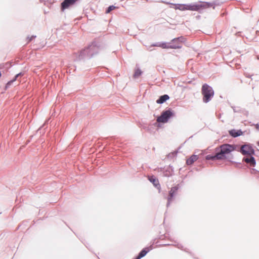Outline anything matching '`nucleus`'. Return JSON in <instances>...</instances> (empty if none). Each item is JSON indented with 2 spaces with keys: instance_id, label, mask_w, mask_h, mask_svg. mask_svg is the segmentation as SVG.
Listing matches in <instances>:
<instances>
[{
  "instance_id": "f257e3e1",
  "label": "nucleus",
  "mask_w": 259,
  "mask_h": 259,
  "mask_svg": "<svg viewBox=\"0 0 259 259\" xmlns=\"http://www.w3.org/2000/svg\"><path fill=\"white\" fill-rule=\"evenodd\" d=\"M235 149V146L229 144H224L220 146V152L216 154L217 159H223L226 158L228 154Z\"/></svg>"
},
{
  "instance_id": "f03ea898",
  "label": "nucleus",
  "mask_w": 259,
  "mask_h": 259,
  "mask_svg": "<svg viewBox=\"0 0 259 259\" xmlns=\"http://www.w3.org/2000/svg\"><path fill=\"white\" fill-rule=\"evenodd\" d=\"M183 41H184V38L180 37L173 39L172 43H162L160 44L159 46L162 48H180L181 47V46L180 45L179 42H182Z\"/></svg>"
},
{
  "instance_id": "7ed1b4c3",
  "label": "nucleus",
  "mask_w": 259,
  "mask_h": 259,
  "mask_svg": "<svg viewBox=\"0 0 259 259\" xmlns=\"http://www.w3.org/2000/svg\"><path fill=\"white\" fill-rule=\"evenodd\" d=\"M202 93L204 96L203 100L205 102H208L213 96V91L211 87L207 84L203 86Z\"/></svg>"
},
{
  "instance_id": "20e7f679",
  "label": "nucleus",
  "mask_w": 259,
  "mask_h": 259,
  "mask_svg": "<svg viewBox=\"0 0 259 259\" xmlns=\"http://www.w3.org/2000/svg\"><path fill=\"white\" fill-rule=\"evenodd\" d=\"M173 115V113L170 110H168L162 112L161 116L157 119L158 122L165 123L168 119Z\"/></svg>"
},
{
  "instance_id": "39448f33",
  "label": "nucleus",
  "mask_w": 259,
  "mask_h": 259,
  "mask_svg": "<svg viewBox=\"0 0 259 259\" xmlns=\"http://www.w3.org/2000/svg\"><path fill=\"white\" fill-rule=\"evenodd\" d=\"M241 153L246 156H251L254 154V150L249 144L242 145L240 149Z\"/></svg>"
},
{
  "instance_id": "423d86ee",
  "label": "nucleus",
  "mask_w": 259,
  "mask_h": 259,
  "mask_svg": "<svg viewBox=\"0 0 259 259\" xmlns=\"http://www.w3.org/2000/svg\"><path fill=\"white\" fill-rule=\"evenodd\" d=\"M173 8L175 9H179L181 11L186 10H196L197 7L195 6H189L183 4H175Z\"/></svg>"
},
{
  "instance_id": "0eeeda50",
  "label": "nucleus",
  "mask_w": 259,
  "mask_h": 259,
  "mask_svg": "<svg viewBox=\"0 0 259 259\" xmlns=\"http://www.w3.org/2000/svg\"><path fill=\"white\" fill-rule=\"evenodd\" d=\"M77 0H65L62 3V9L68 8L70 6L73 5Z\"/></svg>"
},
{
  "instance_id": "6e6552de",
  "label": "nucleus",
  "mask_w": 259,
  "mask_h": 259,
  "mask_svg": "<svg viewBox=\"0 0 259 259\" xmlns=\"http://www.w3.org/2000/svg\"><path fill=\"white\" fill-rule=\"evenodd\" d=\"M244 158L243 160L247 163H249L251 166H254L255 165V161L254 158L251 156H248Z\"/></svg>"
},
{
  "instance_id": "1a4fd4ad",
  "label": "nucleus",
  "mask_w": 259,
  "mask_h": 259,
  "mask_svg": "<svg viewBox=\"0 0 259 259\" xmlns=\"http://www.w3.org/2000/svg\"><path fill=\"white\" fill-rule=\"evenodd\" d=\"M230 134L233 137H236L242 135V132L240 130H232L229 131Z\"/></svg>"
},
{
  "instance_id": "9d476101",
  "label": "nucleus",
  "mask_w": 259,
  "mask_h": 259,
  "mask_svg": "<svg viewBox=\"0 0 259 259\" xmlns=\"http://www.w3.org/2000/svg\"><path fill=\"white\" fill-rule=\"evenodd\" d=\"M169 99V97L167 95L161 96L157 101L158 104H162Z\"/></svg>"
},
{
  "instance_id": "9b49d317",
  "label": "nucleus",
  "mask_w": 259,
  "mask_h": 259,
  "mask_svg": "<svg viewBox=\"0 0 259 259\" xmlns=\"http://www.w3.org/2000/svg\"><path fill=\"white\" fill-rule=\"evenodd\" d=\"M198 159L197 155H194L187 159L186 162L188 165L192 164L194 161H196Z\"/></svg>"
},
{
  "instance_id": "f8f14e48",
  "label": "nucleus",
  "mask_w": 259,
  "mask_h": 259,
  "mask_svg": "<svg viewBox=\"0 0 259 259\" xmlns=\"http://www.w3.org/2000/svg\"><path fill=\"white\" fill-rule=\"evenodd\" d=\"M149 181L153 184V185L158 188L159 186V182L154 177H151L149 179Z\"/></svg>"
},
{
  "instance_id": "ddd939ff",
  "label": "nucleus",
  "mask_w": 259,
  "mask_h": 259,
  "mask_svg": "<svg viewBox=\"0 0 259 259\" xmlns=\"http://www.w3.org/2000/svg\"><path fill=\"white\" fill-rule=\"evenodd\" d=\"M142 73V70L139 69V68H137L135 70L134 74V78H138L139 77Z\"/></svg>"
},
{
  "instance_id": "4468645a",
  "label": "nucleus",
  "mask_w": 259,
  "mask_h": 259,
  "mask_svg": "<svg viewBox=\"0 0 259 259\" xmlns=\"http://www.w3.org/2000/svg\"><path fill=\"white\" fill-rule=\"evenodd\" d=\"M149 249H148L147 250H146L145 249H143V250H142L141 251V252L140 253L139 256L137 258V259H140L141 257L144 256L146 254V253L149 251Z\"/></svg>"
},
{
  "instance_id": "2eb2a0df",
  "label": "nucleus",
  "mask_w": 259,
  "mask_h": 259,
  "mask_svg": "<svg viewBox=\"0 0 259 259\" xmlns=\"http://www.w3.org/2000/svg\"><path fill=\"white\" fill-rule=\"evenodd\" d=\"M206 159L207 160H210V159L214 160L215 159H217V157H216V154L214 156H211V155H207L206 156Z\"/></svg>"
},
{
  "instance_id": "dca6fc26",
  "label": "nucleus",
  "mask_w": 259,
  "mask_h": 259,
  "mask_svg": "<svg viewBox=\"0 0 259 259\" xmlns=\"http://www.w3.org/2000/svg\"><path fill=\"white\" fill-rule=\"evenodd\" d=\"M20 75H21V73H19V74H17V75H16V76H15V78H14L13 80H11V81H9V82L7 83V87H8L9 85H10L11 84V83H12V82H14V81L16 79V78H17L19 76H20Z\"/></svg>"
},
{
  "instance_id": "f3484780",
  "label": "nucleus",
  "mask_w": 259,
  "mask_h": 259,
  "mask_svg": "<svg viewBox=\"0 0 259 259\" xmlns=\"http://www.w3.org/2000/svg\"><path fill=\"white\" fill-rule=\"evenodd\" d=\"M115 8V7H114V6H110V7L108 8V9H107V11H106V13H110L111 11H112L113 10H114Z\"/></svg>"
},
{
  "instance_id": "a211bd4d",
  "label": "nucleus",
  "mask_w": 259,
  "mask_h": 259,
  "mask_svg": "<svg viewBox=\"0 0 259 259\" xmlns=\"http://www.w3.org/2000/svg\"><path fill=\"white\" fill-rule=\"evenodd\" d=\"M176 188H173L171 189L170 191V193H169V195L170 196V197H172V195H173V193L175 192V191L176 190Z\"/></svg>"
},
{
  "instance_id": "6ab92c4d",
  "label": "nucleus",
  "mask_w": 259,
  "mask_h": 259,
  "mask_svg": "<svg viewBox=\"0 0 259 259\" xmlns=\"http://www.w3.org/2000/svg\"><path fill=\"white\" fill-rule=\"evenodd\" d=\"M255 127L257 130H259V125L258 124H256Z\"/></svg>"
},
{
  "instance_id": "aec40b11",
  "label": "nucleus",
  "mask_w": 259,
  "mask_h": 259,
  "mask_svg": "<svg viewBox=\"0 0 259 259\" xmlns=\"http://www.w3.org/2000/svg\"><path fill=\"white\" fill-rule=\"evenodd\" d=\"M258 146H259V143H258Z\"/></svg>"
}]
</instances>
